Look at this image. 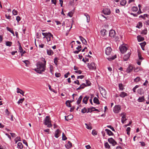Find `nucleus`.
Here are the masks:
<instances>
[{
    "mask_svg": "<svg viewBox=\"0 0 149 149\" xmlns=\"http://www.w3.org/2000/svg\"><path fill=\"white\" fill-rule=\"evenodd\" d=\"M62 139L63 140L65 141L67 139V138L66 137L64 133H62Z\"/></svg>",
    "mask_w": 149,
    "mask_h": 149,
    "instance_id": "49530a36",
    "label": "nucleus"
},
{
    "mask_svg": "<svg viewBox=\"0 0 149 149\" xmlns=\"http://www.w3.org/2000/svg\"><path fill=\"white\" fill-rule=\"evenodd\" d=\"M5 113L6 114V115H7L8 116H9L10 114V113L8 111V109H6L5 111Z\"/></svg>",
    "mask_w": 149,
    "mask_h": 149,
    "instance_id": "a19ab883",
    "label": "nucleus"
},
{
    "mask_svg": "<svg viewBox=\"0 0 149 149\" xmlns=\"http://www.w3.org/2000/svg\"><path fill=\"white\" fill-rule=\"evenodd\" d=\"M87 112V109L86 108H84L83 109H82L81 110V112L83 113H85Z\"/></svg>",
    "mask_w": 149,
    "mask_h": 149,
    "instance_id": "09e8293b",
    "label": "nucleus"
},
{
    "mask_svg": "<svg viewBox=\"0 0 149 149\" xmlns=\"http://www.w3.org/2000/svg\"><path fill=\"white\" fill-rule=\"evenodd\" d=\"M105 131L107 132V134L109 136H111V135H113V133L110 130L108 129H106L105 130Z\"/></svg>",
    "mask_w": 149,
    "mask_h": 149,
    "instance_id": "b1692460",
    "label": "nucleus"
},
{
    "mask_svg": "<svg viewBox=\"0 0 149 149\" xmlns=\"http://www.w3.org/2000/svg\"><path fill=\"white\" fill-rule=\"evenodd\" d=\"M85 125H86V127L88 129L91 130L92 129V127L91 126L90 124L89 125H88L87 123H85Z\"/></svg>",
    "mask_w": 149,
    "mask_h": 149,
    "instance_id": "e433bc0d",
    "label": "nucleus"
},
{
    "mask_svg": "<svg viewBox=\"0 0 149 149\" xmlns=\"http://www.w3.org/2000/svg\"><path fill=\"white\" fill-rule=\"evenodd\" d=\"M103 12L105 15H108L111 13L110 10L108 8H105L103 10Z\"/></svg>",
    "mask_w": 149,
    "mask_h": 149,
    "instance_id": "9d476101",
    "label": "nucleus"
},
{
    "mask_svg": "<svg viewBox=\"0 0 149 149\" xmlns=\"http://www.w3.org/2000/svg\"><path fill=\"white\" fill-rule=\"evenodd\" d=\"M84 76L83 75H80V76H77V79H82L84 78Z\"/></svg>",
    "mask_w": 149,
    "mask_h": 149,
    "instance_id": "0e129e2a",
    "label": "nucleus"
},
{
    "mask_svg": "<svg viewBox=\"0 0 149 149\" xmlns=\"http://www.w3.org/2000/svg\"><path fill=\"white\" fill-rule=\"evenodd\" d=\"M119 96L122 98H124L125 97L127 96L128 94L124 92H122L120 93Z\"/></svg>",
    "mask_w": 149,
    "mask_h": 149,
    "instance_id": "f3484780",
    "label": "nucleus"
},
{
    "mask_svg": "<svg viewBox=\"0 0 149 149\" xmlns=\"http://www.w3.org/2000/svg\"><path fill=\"white\" fill-rule=\"evenodd\" d=\"M24 98L20 99L18 101L17 103L18 104H20V103H21V104L24 101Z\"/></svg>",
    "mask_w": 149,
    "mask_h": 149,
    "instance_id": "ea45409f",
    "label": "nucleus"
},
{
    "mask_svg": "<svg viewBox=\"0 0 149 149\" xmlns=\"http://www.w3.org/2000/svg\"><path fill=\"white\" fill-rule=\"evenodd\" d=\"M42 34L43 36H44L43 38H45L47 42H49L50 41L51 37H52V38H53V35L49 32L46 33H42Z\"/></svg>",
    "mask_w": 149,
    "mask_h": 149,
    "instance_id": "f03ea898",
    "label": "nucleus"
},
{
    "mask_svg": "<svg viewBox=\"0 0 149 149\" xmlns=\"http://www.w3.org/2000/svg\"><path fill=\"white\" fill-rule=\"evenodd\" d=\"M41 60L44 62V63L43 64L46 65V62L44 58H42Z\"/></svg>",
    "mask_w": 149,
    "mask_h": 149,
    "instance_id": "680f3d73",
    "label": "nucleus"
},
{
    "mask_svg": "<svg viewBox=\"0 0 149 149\" xmlns=\"http://www.w3.org/2000/svg\"><path fill=\"white\" fill-rule=\"evenodd\" d=\"M130 53L128 52L127 54L125 55L123 58L124 61H127L128 60L130 56Z\"/></svg>",
    "mask_w": 149,
    "mask_h": 149,
    "instance_id": "2eb2a0df",
    "label": "nucleus"
},
{
    "mask_svg": "<svg viewBox=\"0 0 149 149\" xmlns=\"http://www.w3.org/2000/svg\"><path fill=\"white\" fill-rule=\"evenodd\" d=\"M19 49L20 53L21 54V55L22 56L23 54L26 53V52L25 51H23V50L22 49V47L20 45H19Z\"/></svg>",
    "mask_w": 149,
    "mask_h": 149,
    "instance_id": "dca6fc26",
    "label": "nucleus"
},
{
    "mask_svg": "<svg viewBox=\"0 0 149 149\" xmlns=\"http://www.w3.org/2000/svg\"><path fill=\"white\" fill-rule=\"evenodd\" d=\"M132 9L133 11L134 12H136L138 10V8L136 7H133Z\"/></svg>",
    "mask_w": 149,
    "mask_h": 149,
    "instance_id": "603ef678",
    "label": "nucleus"
},
{
    "mask_svg": "<svg viewBox=\"0 0 149 149\" xmlns=\"http://www.w3.org/2000/svg\"><path fill=\"white\" fill-rule=\"evenodd\" d=\"M118 86L119 89L121 91H123L124 89V88L123 87V85L122 84H119Z\"/></svg>",
    "mask_w": 149,
    "mask_h": 149,
    "instance_id": "c9c22d12",
    "label": "nucleus"
},
{
    "mask_svg": "<svg viewBox=\"0 0 149 149\" xmlns=\"http://www.w3.org/2000/svg\"><path fill=\"white\" fill-rule=\"evenodd\" d=\"M23 143L24 144H25L27 146H28V143H27V142H26V141L25 140H24V139L23 140Z\"/></svg>",
    "mask_w": 149,
    "mask_h": 149,
    "instance_id": "69168bd1",
    "label": "nucleus"
},
{
    "mask_svg": "<svg viewBox=\"0 0 149 149\" xmlns=\"http://www.w3.org/2000/svg\"><path fill=\"white\" fill-rule=\"evenodd\" d=\"M17 147L20 149H21L23 148V145L22 143L21 142H19L17 143Z\"/></svg>",
    "mask_w": 149,
    "mask_h": 149,
    "instance_id": "f704fd0d",
    "label": "nucleus"
},
{
    "mask_svg": "<svg viewBox=\"0 0 149 149\" xmlns=\"http://www.w3.org/2000/svg\"><path fill=\"white\" fill-rule=\"evenodd\" d=\"M65 146L66 148L69 149L72 147V144L70 141H68L67 143L65 144Z\"/></svg>",
    "mask_w": 149,
    "mask_h": 149,
    "instance_id": "4468645a",
    "label": "nucleus"
},
{
    "mask_svg": "<svg viewBox=\"0 0 149 149\" xmlns=\"http://www.w3.org/2000/svg\"><path fill=\"white\" fill-rule=\"evenodd\" d=\"M115 31L112 30L110 31L109 32V36L112 38H114L115 35Z\"/></svg>",
    "mask_w": 149,
    "mask_h": 149,
    "instance_id": "9b49d317",
    "label": "nucleus"
},
{
    "mask_svg": "<svg viewBox=\"0 0 149 149\" xmlns=\"http://www.w3.org/2000/svg\"><path fill=\"white\" fill-rule=\"evenodd\" d=\"M55 75L56 77H59L61 76V74L59 73H56L55 74Z\"/></svg>",
    "mask_w": 149,
    "mask_h": 149,
    "instance_id": "bf43d9fd",
    "label": "nucleus"
},
{
    "mask_svg": "<svg viewBox=\"0 0 149 149\" xmlns=\"http://www.w3.org/2000/svg\"><path fill=\"white\" fill-rule=\"evenodd\" d=\"M74 13L73 11H71L69 12L68 13V15L70 17H72V16L73 14Z\"/></svg>",
    "mask_w": 149,
    "mask_h": 149,
    "instance_id": "a18cd8bd",
    "label": "nucleus"
},
{
    "mask_svg": "<svg viewBox=\"0 0 149 149\" xmlns=\"http://www.w3.org/2000/svg\"><path fill=\"white\" fill-rule=\"evenodd\" d=\"M79 38L83 44L85 45H86L87 44V42L84 38L81 36H80Z\"/></svg>",
    "mask_w": 149,
    "mask_h": 149,
    "instance_id": "412c9836",
    "label": "nucleus"
},
{
    "mask_svg": "<svg viewBox=\"0 0 149 149\" xmlns=\"http://www.w3.org/2000/svg\"><path fill=\"white\" fill-rule=\"evenodd\" d=\"M137 92L140 95H141L144 93V91L142 88H140L138 89Z\"/></svg>",
    "mask_w": 149,
    "mask_h": 149,
    "instance_id": "c85d7f7f",
    "label": "nucleus"
},
{
    "mask_svg": "<svg viewBox=\"0 0 149 149\" xmlns=\"http://www.w3.org/2000/svg\"><path fill=\"white\" fill-rule=\"evenodd\" d=\"M121 107L120 105H115L113 109V111L115 113H118L121 111Z\"/></svg>",
    "mask_w": 149,
    "mask_h": 149,
    "instance_id": "20e7f679",
    "label": "nucleus"
},
{
    "mask_svg": "<svg viewBox=\"0 0 149 149\" xmlns=\"http://www.w3.org/2000/svg\"><path fill=\"white\" fill-rule=\"evenodd\" d=\"M6 28L8 31L11 32L13 34V36H15L14 32L13 30L11 29L10 28L8 27H6Z\"/></svg>",
    "mask_w": 149,
    "mask_h": 149,
    "instance_id": "c756f323",
    "label": "nucleus"
},
{
    "mask_svg": "<svg viewBox=\"0 0 149 149\" xmlns=\"http://www.w3.org/2000/svg\"><path fill=\"white\" fill-rule=\"evenodd\" d=\"M86 86V85L84 83H83L82 84H81L80 86L77 88V90H78L81 89H83Z\"/></svg>",
    "mask_w": 149,
    "mask_h": 149,
    "instance_id": "cd10ccee",
    "label": "nucleus"
},
{
    "mask_svg": "<svg viewBox=\"0 0 149 149\" xmlns=\"http://www.w3.org/2000/svg\"><path fill=\"white\" fill-rule=\"evenodd\" d=\"M108 141L110 143H111L113 146H114L117 144V142L112 138L108 139Z\"/></svg>",
    "mask_w": 149,
    "mask_h": 149,
    "instance_id": "6e6552de",
    "label": "nucleus"
},
{
    "mask_svg": "<svg viewBox=\"0 0 149 149\" xmlns=\"http://www.w3.org/2000/svg\"><path fill=\"white\" fill-rule=\"evenodd\" d=\"M140 78L139 77H137L134 79V81L135 82H137L140 81Z\"/></svg>",
    "mask_w": 149,
    "mask_h": 149,
    "instance_id": "de8ad7c7",
    "label": "nucleus"
},
{
    "mask_svg": "<svg viewBox=\"0 0 149 149\" xmlns=\"http://www.w3.org/2000/svg\"><path fill=\"white\" fill-rule=\"evenodd\" d=\"M111 49L110 47H108L106 48L105 53L107 55H109L111 51Z\"/></svg>",
    "mask_w": 149,
    "mask_h": 149,
    "instance_id": "f8f14e48",
    "label": "nucleus"
},
{
    "mask_svg": "<svg viewBox=\"0 0 149 149\" xmlns=\"http://www.w3.org/2000/svg\"><path fill=\"white\" fill-rule=\"evenodd\" d=\"M147 31L146 29L143 30L141 32V34L144 35H146L147 34Z\"/></svg>",
    "mask_w": 149,
    "mask_h": 149,
    "instance_id": "79ce46f5",
    "label": "nucleus"
},
{
    "mask_svg": "<svg viewBox=\"0 0 149 149\" xmlns=\"http://www.w3.org/2000/svg\"><path fill=\"white\" fill-rule=\"evenodd\" d=\"M104 146L105 148H107L109 149L110 148V147L109 144L107 142H106L104 144Z\"/></svg>",
    "mask_w": 149,
    "mask_h": 149,
    "instance_id": "c03bdc74",
    "label": "nucleus"
},
{
    "mask_svg": "<svg viewBox=\"0 0 149 149\" xmlns=\"http://www.w3.org/2000/svg\"><path fill=\"white\" fill-rule=\"evenodd\" d=\"M99 111L98 110L95 109L94 107H92L88 109V111L87 113L91 112L93 111Z\"/></svg>",
    "mask_w": 149,
    "mask_h": 149,
    "instance_id": "ddd939ff",
    "label": "nucleus"
},
{
    "mask_svg": "<svg viewBox=\"0 0 149 149\" xmlns=\"http://www.w3.org/2000/svg\"><path fill=\"white\" fill-rule=\"evenodd\" d=\"M47 53L48 55H51L53 54V52L51 49H47Z\"/></svg>",
    "mask_w": 149,
    "mask_h": 149,
    "instance_id": "7c9ffc66",
    "label": "nucleus"
},
{
    "mask_svg": "<svg viewBox=\"0 0 149 149\" xmlns=\"http://www.w3.org/2000/svg\"><path fill=\"white\" fill-rule=\"evenodd\" d=\"M82 97V95H81L78 98V99L77 102V103L78 104H79L80 103Z\"/></svg>",
    "mask_w": 149,
    "mask_h": 149,
    "instance_id": "72a5a7b5",
    "label": "nucleus"
},
{
    "mask_svg": "<svg viewBox=\"0 0 149 149\" xmlns=\"http://www.w3.org/2000/svg\"><path fill=\"white\" fill-rule=\"evenodd\" d=\"M75 72L78 74H80L81 73V71L80 70H77L75 71Z\"/></svg>",
    "mask_w": 149,
    "mask_h": 149,
    "instance_id": "052dcab7",
    "label": "nucleus"
},
{
    "mask_svg": "<svg viewBox=\"0 0 149 149\" xmlns=\"http://www.w3.org/2000/svg\"><path fill=\"white\" fill-rule=\"evenodd\" d=\"M101 33L102 36H104L107 33V31L106 30L103 29L101 31Z\"/></svg>",
    "mask_w": 149,
    "mask_h": 149,
    "instance_id": "a211bd4d",
    "label": "nucleus"
},
{
    "mask_svg": "<svg viewBox=\"0 0 149 149\" xmlns=\"http://www.w3.org/2000/svg\"><path fill=\"white\" fill-rule=\"evenodd\" d=\"M12 44V42L10 41H7L6 43V45L7 46L10 47Z\"/></svg>",
    "mask_w": 149,
    "mask_h": 149,
    "instance_id": "4c0bfd02",
    "label": "nucleus"
},
{
    "mask_svg": "<svg viewBox=\"0 0 149 149\" xmlns=\"http://www.w3.org/2000/svg\"><path fill=\"white\" fill-rule=\"evenodd\" d=\"M133 69V67L131 65L129 66L127 68L126 72L127 73H130L132 71Z\"/></svg>",
    "mask_w": 149,
    "mask_h": 149,
    "instance_id": "6ab92c4d",
    "label": "nucleus"
},
{
    "mask_svg": "<svg viewBox=\"0 0 149 149\" xmlns=\"http://www.w3.org/2000/svg\"><path fill=\"white\" fill-rule=\"evenodd\" d=\"M120 52L122 54H124L127 50V48L125 46H121L119 47Z\"/></svg>",
    "mask_w": 149,
    "mask_h": 149,
    "instance_id": "423d86ee",
    "label": "nucleus"
},
{
    "mask_svg": "<svg viewBox=\"0 0 149 149\" xmlns=\"http://www.w3.org/2000/svg\"><path fill=\"white\" fill-rule=\"evenodd\" d=\"M146 103L147 104H149V94L148 96V101L146 102Z\"/></svg>",
    "mask_w": 149,
    "mask_h": 149,
    "instance_id": "774afa93",
    "label": "nucleus"
},
{
    "mask_svg": "<svg viewBox=\"0 0 149 149\" xmlns=\"http://www.w3.org/2000/svg\"><path fill=\"white\" fill-rule=\"evenodd\" d=\"M17 93H20V94H22L23 96H24V92L22 90L19 89V88H17Z\"/></svg>",
    "mask_w": 149,
    "mask_h": 149,
    "instance_id": "5701e85b",
    "label": "nucleus"
},
{
    "mask_svg": "<svg viewBox=\"0 0 149 149\" xmlns=\"http://www.w3.org/2000/svg\"><path fill=\"white\" fill-rule=\"evenodd\" d=\"M146 42H142L140 44V45L141 46V47L142 48V49L144 50V49H143V48L144 47L145 45H146Z\"/></svg>",
    "mask_w": 149,
    "mask_h": 149,
    "instance_id": "58836bf2",
    "label": "nucleus"
},
{
    "mask_svg": "<svg viewBox=\"0 0 149 149\" xmlns=\"http://www.w3.org/2000/svg\"><path fill=\"white\" fill-rule=\"evenodd\" d=\"M139 26H138V25H137L136 27L139 28H140L142 26V24L141 22H139Z\"/></svg>",
    "mask_w": 149,
    "mask_h": 149,
    "instance_id": "5fc2aeb1",
    "label": "nucleus"
},
{
    "mask_svg": "<svg viewBox=\"0 0 149 149\" xmlns=\"http://www.w3.org/2000/svg\"><path fill=\"white\" fill-rule=\"evenodd\" d=\"M137 38L138 41H141L144 40V38L143 37H142L140 36H137Z\"/></svg>",
    "mask_w": 149,
    "mask_h": 149,
    "instance_id": "2f4dec72",
    "label": "nucleus"
},
{
    "mask_svg": "<svg viewBox=\"0 0 149 149\" xmlns=\"http://www.w3.org/2000/svg\"><path fill=\"white\" fill-rule=\"evenodd\" d=\"M16 19L18 22H19L21 20L20 17L19 16H17L16 17Z\"/></svg>",
    "mask_w": 149,
    "mask_h": 149,
    "instance_id": "13d9d810",
    "label": "nucleus"
},
{
    "mask_svg": "<svg viewBox=\"0 0 149 149\" xmlns=\"http://www.w3.org/2000/svg\"><path fill=\"white\" fill-rule=\"evenodd\" d=\"M88 67L90 70H95L96 68L95 64L93 62L91 63L90 64L88 63Z\"/></svg>",
    "mask_w": 149,
    "mask_h": 149,
    "instance_id": "0eeeda50",
    "label": "nucleus"
},
{
    "mask_svg": "<svg viewBox=\"0 0 149 149\" xmlns=\"http://www.w3.org/2000/svg\"><path fill=\"white\" fill-rule=\"evenodd\" d=\"M126 3V1L125 0L123 1L121 3V4L123 6H124V5H125Z\"/></svg>",
    "mask_w": 149,
    "mask_h": 149,
    "instance_id": "6e6d98bb",
    "label": "nucleus"
},
{
    "mask_svg": "<svg viewBox=\"0 0 149 149\" xmlns=\"http://www.w3.org/2000/svg\"><path fill=\"white\" fill-rule=\"evenodd\" d=\"M120 116H122L121 121L123 123H124V122L127 120L126 118V114L125 113H123L120 114Z\"/></svg>",
    "mask_w": 149,
    "mask_h": 149,
    "instance_id": "1a4fd4ad",
    "label": "nucleus"
},
{
    "mask_svg": "<svg viewBox=\"0 0 149 149\" xmlns=\"http://www.w3.org/2000/svg\"><path fill=\"white\" fill-rule=\"evenodd\" d=\"M49 68H50V72L52 73L53 71V66L52 65H49Z\"/></svg>",
    "mask_w": 149,
    "mask_h": 149,
    "instance_id": "8fccbe9b",
    "label": "nucleus"
},
{
    "mask_svg": "<svg viewBox=\"0 0 149 149\" xmlns=\"http://www.w3.org/2000/svg\"><path fill=\"white\" fill-rule=\"evenodd\" d=\"M89 98V97H88L87 96H86L83 99V102L84 103L87 104V101Z\"/></svg>",
    "mask_w": 149,
    "mask_h": 149,
    "instance_id": "a878e982",
    "label": "nucleus"
},
{
    "mask_svg": "<svg viewBox=\"0 0 149 149\" xmlns=\"http://www.w3.org/2000/svg\"><path fill=\"white\" fill-rule=\"evenodd\" d=\"M138 53L139 60H138V61L137 62V64L138 65H140L141 64V62L143 60L144 58L141 56V55L139 52H138Z\"/></svg>",
    "mask_w": 149,
    "mask_h": 149,
    "instance_id": "39448f33",
    "label": "nucleus"
},
{
    "mask_svg": "<svg viewBox=\"0 0 149 149\" xmlns=\"http://www.w3.org/2000/svg\"><path fill=\"white\" fill-rule=\"evenodd\" d=\"M144 97L143 96L139 97L138 99V101L139 102H142L145 100Z\"/></svg>",
    "mask_w": 149,
    "mask_h": 149,
    "instance_id": "bb28decb",
    "label": "nucleus"
},
{
    "mask_svg": "<svg viewBox=\"0 0 149 149\" xmlns=\"http://www.w3.org/2000/svg\"><path fill=\"white\" fill-rule=\"evenodd\" d=\"M60 133V130L58 129L55 132V136L57 138L59 136V134Z\"/></svg>",
    "mask_w": 149,
    "mask_h": 149,
    "instance_id": "aec40b11",
    "label": "nucleus"
},
{
    "mask_svg": "<svg viewBox=\"0 0 149 149\" xmlns=\"http://www.w3.org/2000/svg\"><path fill=\"white\" fill-rule=\"evenodd\" d=\"M93 101L94 103H95L97 104H100L99 100L97 97H95L94 98Z\"/></svg>",
    "mask_w": 149,
    "mask_h": 149,
    "instance_id": "393cba45",
    "label": "nucleus"
},
{
    "mask_svg": "<svg viewBox=\"0 0 149 149\" xmlns=\"http://www.w3.org/2000/svg\"><path fill=\"white\" fill-rule=\"evenodd\" d=\"M13 14L15 15H16L17 14V11L16 10L14 9L12 11Z\"/></svg>",
    "mask_w": 149,
    "mask_h": 149,
    "instance_id": "3c124183",
    "label": "nucleus"
},
{
    "mask_svg": "<svg viewBox=\"0 0 149 149\" xmlns=\"http://www.w3.org/2000/svg\"><path fill=\"white\" fill-rule=\"evenodd\" d=\"M44 124L46 125H47V127H52L51 121L50 120V118L48 116H46L44 120Z\"/></svg>",
    "mask_w": 149,
    "mask_h": 149,
    "instance_id": "7ed1b4c3",
    "label": "nucleus"
},
{
    "mask_svg": "<svg viewBox=\"0 0 149 149\" xmlns=\"http://www.w3.org/2000/svg\"><path fill=\"white\" fill-rule=\"evenodd\" d=\"M81 46H78L76 48V49L78 50H80V51H81Z\"/></svg>",
    "mask_w": 149,
    "mask_h": 149,
    "instance_id": "e2e57ef3",
    "label": "nucleus"
},
{
    "mask_svg": "<svg viewBox=\"0 0 149 149\" xmlns=\"http://www.w3.org/2000/svg\"><path fill=\"white\" fill-rule=\"evenodd\" d=\"M65 104L68 107H71L70 103V100H67Z\"/></svg>",
    "mask_w": 149,
    "mask_h": 149,
    "instance_id": "37998d69",
    "label": "nucleus"
},
{
    "mask_svg": "<svg viewBox=\"0 0 149 149\" xmlns=\"http://www.w3.org/2000/svg\"><path fill=\"white\" fill-rule=\"evenodd\" d=\"M57 60H58V58H55L54 59V63L56 65H57V63L58 62Z\"/></svg>",
    "mask_w": 149,
    "mask_h": 149,
    "instance_id": "4d7b16f0",
    "label": "nucleus"
},
{
    "mask_svg": "<svg viewBox=\"0 0 149 149\" xmlns=\"http://www.w3.org/2000/svg\"><path fill=\"white\" fill-rule=\"evenodd\" d=\"M51 1L52 3L54 4L55 5H56V0H52Z\"/></svg>",
    "mask_w": 149,
    "mask_h": 149,
    "instance_id": "338daca9",
    "label": "nucleus"
},
{
    "mask_svg": "<svg viewBox=\"0 0 149 149\" xmlns=\"http://www.w3.org/2000/svg\"><path fill=\"white\" fill-rule=\"evenodd\" d=\"M84 15L85 16H86L87 18V22L88 23L89 22L90 20V17L89 15L86 13H84Z\"/></svg>",
    "mask_w": 149,
    "mask_h": 149,
    "instance_id": "473e14b6",
    "label": "nucleus"
},
{
    "mask_svg": "<svg viewBox=\"0 0 149 149\" xmlns=\"http://www.w3.org/2000/svg\"><path fill=\"white\" fill-rule=\"evenodd\" d=\"M92 133L93 135H95L97 134V132L95 130H93Z\"/></svg>",
    "mask_w": 149,
    "mask_h": 149,
    "instance_id": "864d4df0",
    "label": "nucleus"
},
{
    "mask_svg": "<svg viewBox=\"0 0 149 149\" xmlns=\"http://www.w3.org/2000/svg\"><path fill=\"white\" fill-rule=\"evenodd\" d=\"M46 65L40 61H38L36 63L37 68L35 69L34 70L37 73L41 74L45 71L46 67Z\"/></svg>",
    "mask_w": 149,
    "mask_h": 149,
    "instance_id": "f257e3e1",
    "label": "nucleus"
},
{
    "mask_svg": "<svg viewBox=\"0 0 149 149\" xmlns=\"http://www.w3.org/2000/svg\"><path fill=\"white\" fill-rule=\"evenodd\" d=\"M116 58V55L114 56H109V57L107 58V59L109 61H111L112 60Z\"/></svg>",
    "mask_w": 149,
    "mask_h": 149,
    "instance_id": "4be33fe9",
    "label": "nucleus"
}]
</instances>
